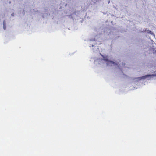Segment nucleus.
<instances>
[{
  "mask_svg": "<svg viewBox=\"0 0 156 156\" xmlns=\"http://www.w3.org/2000/svg\"><path fill=\"white\" fill-rule=\"evenodd\" d=\"M155 76H156V73L155 74H153L151 75H147L142 77L135 78L133 79V80H135V81L137 82H138L141 80L145 79H147V80H149L151 78H153Z\"/></svg>",
  "mask_w": 156,
  "mask_h": 156,
  "instance_id": "1",
  "label": "nucleus"
},
{
  "mask_svg": "<svg viewBox=\"0 0 156 156\" xmlns=\"http://www.w3.org/2000/svg\"><path fill=\"white\" fill-rule=\"evenodd\" d=\"M103 61H105V62L108 66H112L116 65H117L118 67L119 68L118 63H115L114 62L109 60H108L107 56L104 57L101 60V61L102 62H103Z\"/></svg>",
  "mask_w": 156,
  "mask_h": 156,
  "instance_id": "2",
  "label": "nucleus"
},
{
  "mask_svg": "<svg viewBox=\"0 0 156 156\" xmlns=\"http://www.w3.org/2000/svg\"><path fill=\"white\" fill-rule=\"evenodd\" d=\"M96 40H95V39H90L89 40V44H90V47L92 46V47H94V48H95V49H97V48L96 47L94 46V45L96 44L97 43L96 42Z\"/></svg>",
  "mask_w": 156,
  "mask_h": 156,
  "instance_id": "3",
  "label": "nucleus"
},
{
  "mask_svg": "<svg viewBox=\"0 0 156 156\" xmlns=\"http://www.w3.org/2000/svg\"><path fill=\"white\" fill-rule=\"evenodd\" d=\"M151 31L147 30V29H145V30L144 29L142 32H147V33H149Z\"/></svg>",
  "mask_w": 156,
  "mask_h": 156,
  "instance_id": "4",
  "label": "nucleus"
},
{
  "mask_svg": "<svg viewBox=\"0 0 156 156\" xmlns=\"http://www.w3.org/2000/svg\"><path fill=\"white\" fill-rule=\"evenodd\" d=\"M3 28L4 30H5L6 29V27L5 25V21H4L3 22Z\"/></svg>",
  "mask_w": 156,
  "mask_h": 156,
  "instance_id": "5",
  "label": "nucleus"
},
{
  "mask_svg": "<svg viewBox=\"0 0 156 156\" xmlns=\"http://www.w3.org/2000/svg\"><path fill=\"white\" fill-rule=\"evenodd\" d=\"M152 50L154 54H156V49H155L154 48H152Z\"/></svg>",
  "mask_w": 156,
  "mask_h": 156,
  "instance_id": "6",
  "label": "nucleus"
},
{
  "mask_svg": "<svg viewBox=\"0 0 156 156\" xmlns=\"http://www.w3.org/2000/svg\"><path fill=\"white\" fill-rule=\"evenodd\" d=\"M149 34H151L153 36H154V37H155V34L152 32L151 31L150 32V33H149Z\"/></svg>",
  "mask_w": 156,
  "mask_h": 156,
  "instance_id": "7",
  "label": "nucleus"
},
{
  "mask_svg": "<svg viewBox=\"0 0 156 156\" xmlns=\"http://www.w3.org/2000/svg\"><path fill=\"white\" fill-rule=\"evenodd\" d=\"M44 10H45V13H43V14H46V15H47L48 12H47V11L45 9H44Z\"/></svg>",
  "mask_w": 156,
  "mask_h": 156,
  "instance_id": "8",
  "label": "nucleus"
},
{
  "mask_svg": "<svg viewBox=\"0 0 156 156\" xmlns=\"http://www.w3.org/2000/svg\"><path fill=\"white\" fill-rule=\"evenodd\" d=\"M100 55H101L103 57V58H104V57H105V56H103V55H101V54H100Z\"/></svg>",
  "mask_w": 156,
  "mask_h": 156,
  "instance_id": "9",
  "label": "nucleus"
},
{
  "mask_svg": "<svg viewBox=\"0 0 156 156\" xmlns=\"http://www.w3.org/2000/svg\"><path fill=\"white\" fill-rule=\"evenodd\" d=\"M100 55H101L103 57V58H104V57H105V56H103V55H101V54H100Z\"/></svg>",
  "mask_w": 156,
  "mask_h": 156,
  "instance_id": "10",
  "label": "nucleus"
},
{
  "mask_svg": "<svg viewBox=\"0 0 156 156\" xmlns=\"http://www.w3.org/2000/svg\"><path fill=\"white\" fill-rule=\"evenodd\" d=\"M125 63H124V64H123V63H122V65H125Z\"/></svg>",
  "mask_w": 156,
  "mask_h": 156,
  "instance_id": "11",
  "label": "nucleus"
},
{
  "mask_svg": "<svg viewBox=\"0 0 156 156\" xmlns=\"http://www.w3.org/2000/svg\"><path fill=\"white\" fill-rule=\"evenodd\" d=\"M42 17L43 18H44V16L43 15H42Z\"/></svg>",
  "mask_w": 156,
  "mask_h": 156,
  "instance_id": "12",
  "label": "nucleus"
},
{
  "mask_svg": "<svg viewBox=\"0 0 156 156\" xmlns=\"http://www.w3.org/2000/svg\"><path fill=\"white\" fill-rule=\"evenodd\" d=\"M93 51H94V52H95V50H94H94H93Z\"/></svg>",
  "mask_w": 156,
  "mask_h": 156,
  "instance_id": "13",
  "label": "nucleus"
},
{
  "mask_svg": "<svg viewBox=\"0 0 156 156\" xmlns=\"http://www.w3.org/2000/svg\"><path fill=\"white\" fill-rule=\"evenodd\" d=\"M109 2H110V1H109V2H108V3H109Z\"/></svg>",
  "mask_w": 156,
  "mask_h": 156,
  "instance_id": "14",
  "label": "nucleus"
},
{
  "mask_svg": "<svg viewBox=\"0 0 156 156\" xmlns=\"http://www.w3.org/2000/svg\"><path fill=\"white\" fill-rule=\"evenodd\" d=\"M151 41H153V40H151Z\"/></svg>",
  "mask_w": 156,
  "mask_h": 156,
  "instance_id": "15",
  "label": "nucleus"
}]
</instances>
